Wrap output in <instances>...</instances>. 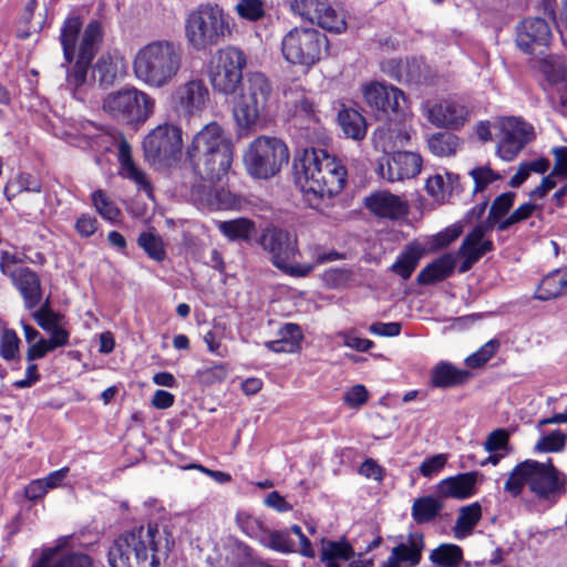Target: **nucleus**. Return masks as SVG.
I'll return each mask as SVG.
<instances>
[{
  "label": "nucleus",
  "instance_id": "f257e3e1",
  "mask_svg": "<svg viewBox=\"0 0 567 567\" xmlns=\"http://www.w3.org/2000/svg\"><path fill=\"white\" fill-rule=\"evenodd\" d=\"M296 183L309 207L318 209L324 198L340 194L348 172L342 162L326 150L306 148L295 164Z\"/></svg>",
  "mask_w": 567,
  "mask_h": 567
},
{
  "label": "nucleus",
  "instance_id": "f03ea898",
  "mask_svg": "<svg viewBox=\"0 0 567 567\" xmlns=\"http://www.w3.org/2000/svg\"><path fill=\"white\" fill-rule=\"evenodd\" d=\"M525 486L536 499L554 505L567 494V474L550 457L546 462L527 458L511 471L504 491L516 498Z\"/></svg>",
  "mask_w": 567,
  "mask_h": 567
},
{
  "label": "nucleus",
  "instance_id": "7ed1b4c3",
  "mask_svg": "<svg viewBox=\"0 0 567 567\" xmlns=\"http://www.w3.org/2000/svg\"><path fill=\"white\" fill-rule=\"evenodd\" d=\"M187 157L195 174L203 181L223 179L231 167L234 145L217 123L205 125L187 147Z\"/></svg>",
  "mask_w": 567,
  "mask_h": 567
},
{
  "label": "nucleus",
  "instance_id": "20e7f679",
  "mask_svg": "<svg viewBox=\"0 0 567 567\" xmlns=\"http://www.w3.org/2000/svg\"><path fill=\"white\" fill-rule=\"evenodd\" d=\"M162 534L157 524L135 526L120 534L107 550L110 567H157Z\"/></svg>",
  "mask_w": 567,
  "mask_h": 567
},
{
  "label": "nucleus",
  "instance_id": "39448f33",
  "mask_svg": "<svg viewBox=\"0 0 567 567\" xmlns=\"http://www.w3.org/2000/svg\"><path fill=\"white\" fill-rule=\"evenodd\" d=\"M183 62L181 45L169 40H155L143 45L133 61L135 76L153 87H163L178 74Z\"/></svg>",
  "mask_w": 567,
  "mask_h": 567
},
{
  "label": "nucleus",
  "instance_id": "423d86ee",
  "mask_svg": "<svg viewBox=\"0 0 567 567\" xmlns=\"http://www.w3.org/2000/svg\"><path fill=\"white\" fill-rule=\"evenodd\" d=\"M184 33L193 50L206 51L230 34L228 16L217 4L200 3L187 13Z\"/></svg>",
  "mask_w": 567,
  "mask_h": 567
},
{
  "label": "nucleus",
  "instance_id": "0eeeda50",
  "mask_svg": "<svg viewBox=\"0 0 567 567\" xmlns=\"http://www.w3.org/2000/svg\"><path fill=\"white\" fill-rule=\"evenodd\" d=\"M102 37L101 23L96 20L91 21L82 35L75 64L72 71L68 72V85L78 103H92L93 96L99 90V86L87 81V70L102 41Z\"/></svg>",
  "mask_w": 567,
  "mask_h": 567
},
{
  "label": "nucleus",
  "instance_id": "6e6552de",
  "mask_svg": "<svg viewBox=\"0 0 567 567\" xmlns=\"http://www.w3.org/2000/svg\"><path fill=\"white\" fill-rule=\"evenodd\" d=\"M289 161L287 144L271 136H258L248 146L243 156L247 173L257 179H270Z\"/></svg>",
  "mask_w": 567,
  "mask_h": 567
},
{
  "label": "nucleus",
  "instance_id": "1a4fd4ad",
  "mask_svg": "<svg viewBox=\"0 0 567 567\" xmlns=\"http://www.w3.org/2000/svg\"><path fill=\"white\" fill-rule=\"evenodd\" d=\"M262 249L269 255V260L279 270L295 277H306L313 266L296 262L299 255L297 239L290 233L279 227L266 228L259 238Z\"/></svg>",
  "mask_w": 567,
  "mask_h": 567
},
{
  "label": "nucleus",
  "instance_id": "9d476101",
  "mask_svg": "<svg viewBox=\"0 0 567 567\" xmlns=\"http://www.w3.org/2000/svg\"><path fill=\"white\" fill-rule=\"evenodd\" d=\"M327 50L328 38L313 28H292L281 40L284 59L295 65L312 66Z\"/></svg>",
  "mask_w": 567,
  "mask_h": 567
},
{
  "label": "nucleus",
  "instance_id": "9b49d317",
  "mask_svg": "<svg viewBox=\"0 0 567 567\" xmlns=\"http://www.w3.org/2000/svg\"><path fill=\"white\" fill-rule=\"evenodd\" d=\"M142 146L145 161L151 165L172 167L182 155V128L171 124L157 125L145 136Z\"/></svg>",
  "mask_w": 567,
  "mask_h": 567
},
{
  "label": "nucleus",
  "instance_id": "f8f14e48",
  "mask_svg": "<svg viewBox=\"0 0 567 567\" xmlns=\"http://www.w3.org/2000/svg\"><path fill=\"white\" fill-rule=\"evenodd\" d=\"M497 138L496 155L513 161L535 138L534 126L518 116H499L493 122Z\"/></svg>",
  "mask_w": 567,
  "mask_h": 567
},
{
  "label": "nucleus",
  "instance_id": "ddd939ff",
  "mask_svg": "<svg viewBox=\"0 0 567 567\" xmlns=\"http://www.w3.org/2000/svg\"><path fill=\"white\" fill-rule=\"evenodd\" d=\"M63 319L64 316L59 311L33 319L43 331L49 333V338L41 337L28 348L25 353L28 361L43 359L48 353L70 344V331L61 326Z\"/></svg>",
  "mask_w": 567,
  "mask_h": 567
},
{
  "label": "nucleus",
  "instance_id": "4468645a",
  "mask_svg": "<svg viewBox=\"0 0 567 567\" xmlns=\"http://www.w3.org/2000/svg\"><path fill=\"white\" fill-rule=\"evenodd\" d=\"M290 10L328 32L341 33L347 29L343 16L327 0H291Z\"/></svg>",
  "mask_w": 567,
  "mask_h": 567
},
{
  "label": "nucleus",
  "instance_id": "2eb2a0df",
  "mask_svg": "<svg viewBox=\"0 0 567 567\" xmlns=\"http://www.w3.org/2000/svg\"><path fill=\"white\" fill-rule=\"evenodd\" d=\"M423 159L420 154L409 151H396L385 157V163H379L380 175L389 182L415 177L422 168Z\"/></svg>",
  "mask_w": 567,
  "mask_h": 567
},
{
  "label": "nucleus",
  "instance_id": "dca6fc26",
  "mask_svg": "<svg viewBox=\"0 0 567 567\" xmlns=\"http://www.w3.org/2000/svg\"><path fill=\"white\" fill-rule=\"evenodd\" d=\"M516 31V43L525 53H533L538 47H548L553 38L548 21L539 17L524 19Z\"/></svg>",
  "mask_w": 567,
  "mask_h": 567
},
{
  "label": "nucleus",
  "instance_id": "f3484780",
  "mask_svg": "<svg viewBox=\"0 0 567 567\" xmlns=\"http://www.w3.org/2000/svg\"><path fill=\"white\" fill-rule=\"evenodd\" d=\"M382 70L399 82L422 84L433 79L431 68L423 60L415 58L405 61L390 59L382 63Z\"/></svg>",
  "mask_w": 567,
  "mask_h": 567
},
{
  "label": "nucleus",
  "instance_id": "a211bd4d",
  "mask_svg": "<svg viewBox=\"0 0 567 567\" xmlns=\"http://www.w3.org/2000/svg\"><path fill=\"white\" fill-rule=\"evenodd\" d=\"M10 281L22 298L25 310L35 309L43 299L40 275L27 266H20L12 274Z\"/></svg>",
  "mask_w": 567,
  "mask_h": 567
},
{
  "label": "nucleus",
  "instance_id": "6ab92c4d",
  "mask_svg": "<svg viewBox=\"0 0 567 567\" xmlns=\"http://www.w3.org/2000/svg\"><path fill=\"white\" fill-rule=\"evenodd\" d=\"M62 549V543L44 548L31 567H94V560L89 554Z\"/></svg>",
  "mask_w": 567,
  "mask_h": 567
},
{
  "label": "nucleus",
  "instance_id": "aec40b11",
  "mask_svg": "<svg viewBox=\"0 0 567 567\" xmlns=\"http://www.w3.org/2000/svg\"><path fill=\"white\" fill-rule=\"evenodd\" d=\"M364 206L374 216L399 219L408 213L406 204L388 190H379L364 198Z\"/></svg>",
  "mask_w": 567,
  "mask_h": 567
},
{
  "label": "nucleus",
  "instance_id": "412c9836",
  "mask_svg": "<svg viewBox=\"0 0 567 567\" xmlns=\"http://www.w3.org/2000/svg\"><path fill=\"white\" fill-rule=\"evenodd\" d=\"M476 482V472L461 473L440 481L435 486V493L443 501L445 498L466 499L475 494Z\"/></svg>",
  "mask_w": 567,
  "mask_h": 567
},
{
  "label": "nucleus",
  "instance_id": "4be33fe9",
  "mask_svg": "<svg viewBox=\"0 0 567 567\" xmlns=\"http://www.w3.org/2000/svg\"><path fill=\"white\" fill-rule=\"evenodd\" d=\"M362 94L369 106H400L401 102L405 103L406 101L400 89L379 81L364 84Z\"/></svg>",
  "mask_w": 567,
  "mask_h": 567
},
{
  "label": "nucleus",
  "instance_id": "5701e85b",
  "mask_svg": "<svg viewBox=\"0 0 567 567\" xmlns=\"http://www.w3.org/2000/svg\"><path fill=\"white\" fill-rule=\"evenodd\" d=\"M470 378V371L460 369L450 362L441 361L431 370L430 385L436 389H449L465 384Z\"/></svg>",
  "mask_w": 567,
  "mask_h": 567
},
{
  "label": "nucleus",
  "instance_id": "b1692460",
  "mask_svg": "<svg viewBox=\"0 0 567 567\" xmlns=\"http://www.w3.org/2000/svg\"><path fill=\"white\" fill-rule=\"evenodd\" d=\"M210 102V93L200 80H190L177 86L172 94V103L179 106H203Z\"/></svg>",
  "mask_w": 567,
  "mask_h": 567
},
{
  "label": "nucleus",
  "instance_id": "393cba45",
  "mask_svg": "<svg viewBox=\"0 0 567 567\" xmlns=\"http://www.w3.org/2000/svg\"><path fill=\"white\" fill-rule=\"evenodd\" d=\"M271 94V85L261 73L248 75L243 89L240 106H265Z\"/></svg>",
  "mask_w": 567,
  "mask_h": 567
},
{
  "label": "nucleus",
  "instance_id": "a878e982",
  "mask_svg": "<svg viewBox=\"0 0 567 567\" xmlns=\"http://www.w3.org/2000/svg\"><path fill=\"white\" fill-rule=\"evenodd\" d=\"M540 72L551 84H561L559 93V102L561 106L567 105V61L560 56L547 55L539 61Z\"/></svg>",
  "mask_w": 567,
  "mask_h": 567
},
{
  "label": "nucleus",
  "instance_id": "bb28decb",
  "mask_svg": "<svg viewBox=\"0 0 567 567\" xmlns=\"http://www.w3.org/2000/svg\"><path fill=\"white\" fill-rule=\"evenodd\" d=\"M303 333L299 324L288 322L278 330V339L267 341L266 348L275 353H296L301 350Z\"/></svg>",
  "mask_w": 567,
  "mask_h": 567
},
{
  "label": "nucleus",
  "instance_id": "cd10ccee",
  "mask_svg": "<svg viewBox=\"0 0 567 567\" xmlns=\"http://www.w3.org/2000/svg\"><path fill=\"white\" fill-rule=\"evenodd\" d=\"M455 268V259L451 254H443L427 264L416 276L421 286H430L449 278Z\"/></svg>",
  "mask_w": 567,
  "mask_h": 567
},
{
  "label": "nucleus",
  "instance_id": "c85d7f7f",
  "mask_svg": "<svg viewBox=\"0 0 567 567\" xmlns=\"http://www.w3.org/2000/svg\"><path fill=\"white\" fill-rule=\"evenodd\" d=\"M426 249L416 241L410 243L399 254L390 270L403 280L411 278Z\"/></svg>",
  "mask_w": 567,
  "mask_h": 567
},
{
  "label": "nucleus",
  "instance_id": "c756f323",
  "mask_svg": "<svg viewBox=\"0 0 567 567\" xmlns=\"http://www.w3.org/2000/svg\"><path fill=\"white\" fill-rule=\"evenodd\" d=\"M444 508L441 496L424 495L416 497L411 506V516L416 525H426L434 522Z\"/></svg>",
  "mask_w": 567,
  "mask_h": 567
},
{
  "label": "nucleus",
  "instance_id": "7c9ffc66",
  "mask_svg": "<svg viewBox=\"0 0 567 567\" xmlns=\"http://www.w3.org/2000/svg\"><path fill=\"white\" fill-rule=\"evenodd\" d=\"M337 122L346 137L358 142L364 140L369 124L359 109H339Z\"/></svg>",
  "mask_w": 567,
  "mask_h": 567
},
{
  "label": "nucleus",
  "instance_id": "2f4dec72",
  "mask_svg": "<svg viewBox=\"0 0 567 567\" xmlns=\"http://www.w3.org/2000/svg\"><path fill=\"white\" fill-rule=\"evenodd\" d=\"M117 161L120 164V175L122 177L133 181L144 189H151V183L146 174L135 165L132 157L131 145L125 138H122L118 144Z\"/></svg>",
  "mask_w": 567,
  "mask_h": 567
},
{
  "label": "nucleus",
  "instance_id": "473e14b6",
  "mask_svg": "<svg viewBox=\"0 0 567 567\" xmlns=\"http://www.w3.org/2000/svg\"><path fill=\"white\" fill-rule=\"evenodd\" d=\"M567 295V270L557 269L546 275L537 286L534 298L547 301Z\"/></svg>",
  "mask_w": 567,
  "mask_h": 567
},
{
  "label": "nucleus",
  "instance_id": "72a5a7b5",
  "mask_svg": "<svg viewBox=\"0 0 567 567\" xmlns=\"http://www.w3.org/2000/svg\"><path fill=\"white\" fill-rule=\"evenodd\" d=\"M424 546L422 533H410L408 543H400L392 548V551L406 567H416L422 560Z\"/></svg>",
  "mask_w": 567,
  "mask_h": 567
},
{
  "label": "nucleus",
  "instance_id": "f704fd0d",
  "mask_svg": "<svg viewBox=\"0 0 567 567\" xmlns=\"http://www.w3.org/2000/svg\"><path fill=\"white\" fill-rule=\"evenodd\" d=\"M154 101L143 91L134 86H124L111 92L103 106H153Z\"/></svg>",
  "mask_w": 567,
  "mask_h": 567
},
{
  "label": "nucleus",
  "instance_id": "c9c22d12",
  "mask_svg": "<svg viewBox=\"0 0 567 567\" xmlns=\"http://www.w3.org/2000/svg\"><path fill=\"white\" fill-rule=\"evenodd\" d=\"M429 121L436 127L461 128L468 120L467 109H426Z\"/></svg>",
  "mask_w": 567,
  "mask_h": 567
},
{
  "label": "nucleus",
  "instance_id": "e433bc0d",
  "mask_svg": "<svg viewBox=\"0 0 567 567\" xmlns=\"http://www.w3.org/2000/svg\"><path fill=\"white\" fill-rule=\"evenodd\" d=\"M481 519L482 506L478 502L462 506L453 527L454 536L457 539L470 536Z\"/></svg>",
  "mask_w": 567,
  "mask_h": 567
},
{
  "label": "nucleus",
  "instance_id": "4c0bfd02",
  "mask_svg": "<svg viewBox=\"0 0 567 567\" xmlns=\"http://www.w3.org/2000/svg\"><path fill=\"white\" fill-rule=\"evenodd\" d=\"M218 229L230 241L249 243L256 233V225L251 219L240 217L220 221Z\"/></svg>",
  "mask_w": 567,
  "mask_h": 567
},
{
  "label": "nucleus",
  "instance_id": "58836bf2",
  "mask_svg": "<svg viewBox=\"0 0 567 567\" xmlns=\"http://www.w3.org/2000/svg\"><path fill=\"white\" fill-rule=\"evenodd\" d=\"M209 79L215 90L227 95L235 92L243 76L237 75L235 71L218 68L214 55L209 63Z\"/></svg>",
  "mask_w": 567,
  "mask_h": 567
},
{
  "label": "nucleus",
  "instance_id": "ea45409f",
  "mask_svg": "<svg viewBox=\"0 0 567 567\" xmlns=\"http://www.w3.org/2000/svg\"><path fill=\"white\" fill-rule=\"evenodd\" d=\"M82 29V21L79 17L68 18L61 29L60 41L63 49V55L66 63H71L76 53V43L79 40L80 31Z\"/></svg>",
  "mask_w": 567,
  "mask_h": 567
},
{
  "label": "nucleus",
  "instance_id": "a19ab883",
  "mask_svg": "<svg viewBox=\"0 0 567 567\" xmlns=\"http://www.w3.org/2000/svg\"><path fill=\"white\" fill-rule=\"evenodd\" d=\"M429 558L436 567H460L464 555L458 545L443 543L431 551Z\"/></svg>",
  "mask_w": 567,
  "mask_h": 567
},
{
  "label": "nucleus",
  "instance_id": "79ce46f5",
  "mask_svg": "<svg viewBox=\"0 0 567 567\" xmlns=\"http://www.w3.org/2000/svg\"><path fill=\"white\" fill-rule=\"evenodd\" d=\"M92 205L96 213L111 224L121 220L122 212L116 203L103 189H96L91 195Z\"/></svg>",
  "mask_w": 567,
  "mask_h": 567
},
{
  "label": "nucleus",
  "instance_id": "37998d69",
  "mask_svg": "<svg viewBox=\"0 0 567 567\" xmlns=\"http://www.w3.org/2000/svg\"><path fill=\"white\" fill-rule=\"evenodd\" d=\"M460 138L449 132L435 133L427 140V146L435 156H452L456 153Z\"/></svg>",
  "mask_w": 567,
  "mask_h": 567
},
{
  "label": "nucleus",
  "instance_id": "c03bdc74",
  "mask_svg": "<svg viewBox=\"0 0 567 567\" xmlns=\"http://www.w3.org/2000/svg\"><path fill=\"white\" fill-rule=\"evenodd\" d=\"M137 245L148 258L162 262L166 258V248L162 237L153 231H142L137 237Z\"/></svg>",
  "mask_w": 567,
  "mask_h": 567
},
{
  "label": "nucleus",
  "instance_id": "a18cd8bd",
  "mask_svg": "<svg viewBox=\"0 0 567 567\" xmlns=\"http://www.w3.org/2000/svg\"><path fill=\"white\" fill-rule=\"evenodd\" d=\"M215 59L218 68H224L225 70H229L231 72L235 71L237 75L243 76V69L246 65V58L240 50L233 47L220 49L217 51Z\"/></svg>",
  "mask_w": 567,
  "mask_h": 567
},
{
  "label": "nucleus",
  "instance_id": "49530a36",
  "mask_svg": "<svg viewBox=\"0 0 567 567\" xmlns=\"http://www.w3.org/2000/svg\"><path fill=\"white\" fill-rule=\"evenodd\" d=\"M463 233V226L458 223L453 224L437 234L431 236L426 243V246H423L426 249V252H434L440 249L447 247L454 240H456Z\"/></svg>",
  "mask_w": 567,
  "mask_h": 567
},
{
  "label": "nucleus",
  "instance_id": "de8ad7c7",
  "mask_svg": "<svg viewBox=\"0 0 567 567\" xmlns=\"http://www.w3.org/2000/svg\"><path fill=\"white\" fill-rule=\"evenodd\" d=\"M515 198L516 194L514 192H505L496 196L492 202L485 224L492 227L496 221L504 218L513 207Z\"/></svg>",
  "mask_w": 567,
  "mask_h": 567
},
{
  "label": "nucleus",
  "instance_id": "09e8293b",
  "mask_svg": "<svg viewBox=\"0 0 567 567\" xmlns=\"http://www.w3.org/2000/svg\"><path fill=\"white\" fill-rule=\"evenodd\" d=\"M354 556L351 544L346 539L328 540L321 551V560H349Z\"/></svg>",
  "mask_w": 567,
  "mask_h": 567
},
{
  "label": "nucleus",
  "instance_id": "8fccbe9b",
  "mask_svg": "<svg viewBox=\"0 0 567 567\" xmlns=\"http://www.w3.org/2000/svg\"><path fill=\"white\" fill-rule=\"evenodd\" d=\"M567 442V434L557 429L542 436L535 444L534 451L538 453L561 452Z\"/></svg>",
  "mask_w": 567,
  "mask_h": 567
},
{
  "label": "nucleus",
  "instance_id": "3c124183",
  "mask_svg": "<svg viewBox=\"0 0 567 567\" xmlns=\"http://www.w3.org/2000/svg\"><path fill=\"white\" fill-rule=\"evenodd\" d=\"M468 175L474 182L473 194L482 193L488 185L502 179V175L492 169L489 165L476 166L468 172Z\"/></svg>",
  "mask_w": 567,
  "mask_h": 567
},
{
  "label": "nucleus",
  "instance_id": "603ef678",
  "mask_svg": "<svg viewBox=\"0 0 567 567\" xmlns=\"http://www.w3.org/2000/svg\"><path fill=\"white\" fill-rule=\"evenodd\" d=\"M235 11L241 19L255 22L265 17L266 4L264 0H238Z\"/></svg>",
  "mask_w": 567,
  "mask_h": 567
},
{
  "label": "nucleus",
  "instance_id": "864d4df0",
  "mask_svg": "<svg viewBox=\"0 0 567 567\" xmlns=\"http://www.w3.org/2000/svg\"><path fill=\"white\" fill-rule=\"evenodd\" d=\"M227 373L228 368L226 363H215L212 367L197 370L196 379L199 384L210 386L224 382Z\"/></svg>",
  "mask_w": 567,
  "mask_h": 567
},
{
  "label": "nucleus",
  "instance_id": "5fc2aeb1",
  "mask_svg": "<svg viewBox=\"0 0 567 567\" xmlns=\"http://www.w3.org/2000/svg\"><path fill=\"white\" fill-rule=\"evenodd\" d=\"M499 342L496 339L487 341L476 352L465 359V363L471 369H477L485 365L497 352Z\"/></svg>",
  "mask_w": 567,
  "mask_h": 567
},
{
  "label": "nucleus",
  "instance_id": "6e6d98bb",
  "mask_svg": "<svg viewBox=\"0 0 567 567\" xmlns=\"http://www.w3.org/2000/svg\"><path fill=\"white\" fill-rule=\"evenodd\" d=\"M21 340L13 329H4L0 338V355L6 361L17 359Z\"/></svg>",
  "mask_w": 567,
  "mask_h": 567
},
{
  "label": "nucleus",
  "instance_id": "4d7b16f0",
  "mask_svg": "<svg viewBox=\"0 0 567 567\" xmlns=\"http://www.w3.org/2000/svg\"><path fill=\"white\" fill-rule=\"evenodd\" d=\"M489 229V226L485 223H478L466 236L464 237L458 254H472L477 251L482 239Z\"/></svg>",
  "mask_w": 567,
  "mask_h": 567
},
{
  "label": "nucleus",
  "instance_id": "13d9d810",
  "mask_svg": "<svg viewBox=\"0 0 567 567\" xmlns=\"http://www.w3.org/2000/svg\"><path fill=\"white\" fill-rule=\"evenodd\" d=\"M353 272L351 269L331 268L323 272V284L332 289L346 288L352 280Z\"/></svg>",
  "mask_w": 567,
  "mask_h": 567
},
{
  "label": "nucleus",
  "instance_id": "bf43d9fd",
  "mask_svg": "<svg viewBox=\"0 0 567 567\" xmlns=\"http://www.w3.org/2000/svg\"><path fill=\"white\" fill-rule=\"evenodd\" d=\"M267 546L278 553H293L295 543L290 538L288 530H270Z\"/></svg>",
  "mask_w": 567,
  "mask_h": 567
},
{
  "label": "nucleus",
  "instance_id": "052dcab7",
  "mask_svg": "<svg viewBox=\"0 0 567 567\" xmlns=\"http://www.w3.org/2000/svg\"><path fill=\"white\" fill-rule=\"evenodd\" d=\"M238 125L246 130L262 128L264 124L259 118V109H233Z\"/></svg>",
  "mask_w": 567,
  "mask_h": 567
},
{
  "label": "nucleus",
  "instance_id": "680f3d73",
  "mask_svg": "<svg viewBox=\"0 0 567 567\" xmlns=\"http://www.w3.org/2000/svg\"><path fill=\"white\" fill-rule=\"evenodd\" d=\"M425 190L429 196L437 202H445L449 199V190L445 179L442 175L435 174L430 176L425 182Z\"/></svg>",
  "mask_w": 567,
  "mask_h": 567
},
{
  "label": "nucleus",
  "instance_id": "e2e57ef3",
  "mask_svg": "<svg viewBox=\"0 0 567 567\" xmlns=\"http://www.w3.org/2000/svg\"><path fill=\"white\" fill-rule=\"evenodd\" d=\"M369 400V391L363 384H355L343 394V402L352 409L364 405Z\"/></svg>",
  "mask_w": 567,
  "mask_h": 567
},
{
  "label": "nucleus",
  "instance_id": "0e129e2a",
  "mask_svg": "<svg viewBox=\"0 0 567 567\" xmlns=\"http://www.w3.org/2000/svg\"><path fill=\"white\" fill-rule=\"evenodd\" d=\"M111 112L120 111L122 116L132 126L137 130L153 113V109H109Z\"/></svg>",
  "mask_w": 567,
  "mask_h": 567
},
{
  "label": "nucleus",
  "instance_id": "69168bd1",
  "mask_svg": "<svg viewBox=\"0 0 567 567\" xmlns=\"http://www.w3.org/2000/svg\"><path fill=\"white\" fill-rule=\"evenodd\" d=\"M509 442L508 432L504 429H496L492 431L486 441L484 442L485 451L494 453L499 450H505Z\"/></svg>",
  "mask_w": 567,
  "mask_h": 567
},
{
  "label": "nucleus",
  "instance_id": "338daca9",
  "mask_svg": "<svg viewBox=\"0 0 567 567\" xmlns=\"http://www.w3.org/2000/svg\"><path fill=\"white\" fill-rule=\"evenodd\" d=\"M445 454H436L425 458L420 465V474L424 477H432L437 474L446 464Z\"/></svg>",
  "mask_w": 567,
  "mask_h": 567
},
{
  "label": "nucleus",
  "instance_id": "774afa93",
  "mask_svg": "<svg viewBox=\"0 0 567 567\" xmlns=\"http://www.w3.org/2000/svg\"><path fill=\"white\" fill-rule=\"evenodd\" d=\"M551 154L555 157L553 175L567 178V146H556L551 150Z\"/></svg>",
  "mask_w": 567,
  "mask_h": 567
}]
</instances>
